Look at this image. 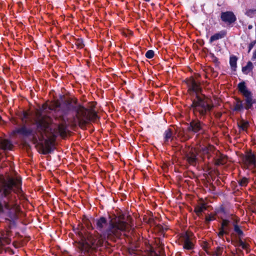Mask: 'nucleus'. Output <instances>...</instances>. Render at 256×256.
<instances>
[{
    "mask_svg": "<svg viewBox=\"0 0 256 256\" xmlns=\"http://www.w3.org/2000/svg\"><path fill=\"white\" fill-rule=\"evenodd\" d=\"M71 102L66 100L63 103H60L58 100L51 102L49 104H44L40 110H37L36 112L35 122L37 125L38 134L36 140L40 142V144L42 150V154H46L50 152L52 146L54 142L56 135L52 132L50 127L52 122L51 118L46 116L47 108L52 110H62L65 114L70 110Z\"/></svg>",
    "mask_w": 256,
    "mask_h": 256,
    "instance_id": "obj_1",
    "label": "nucleus"
},
{
    "mask_svg": "<svg viewBox=\"0 0 256 256\" xmlns=\"http://www.w3.org/2000/svg\"><path fill=\"white\" fill-rule=\"evenodd\" d=\"M130 228V224L123 221L121 216L112 219L109 223L108 228L103 234L94 236L88 233L82 238L77 245L81 252V256H90L102 246L106 238L108 240H114L120 237L122 232L128 230Z\"/></svg>",
    "mask_w": 256,
    "mask_h": 256,
    "instance_id": "obj_2",
    "label": "nucleus"
},
{
    "mask_svg": "<svg viewBox=\"0 0 256 256\" xmlns=\"http://www.w3.org/2000/svg\"><path fill=\"white\" fill-rule=\"evenodd\" d=\"M186 84L189 94L191 95L196 94V98L192 100L191 105L194 114L200 118H204L212 110L213 104L210 98L200 94L202 90L200 84L193 77L187 80Z\"/></svg>",
    "mask_w": 256,
    "mask_h": 256,
    "instance_id": "obj_3",
    "label": "nucleus"
},
{
    "mask_svg": "<svg viewBox=\"0 0 256 256\" xmlns=\"http://www.w3.org/2000/svg\"><path fill=\"white\" fill-rule=\"evenodd\" d=\"M94 105L92 104L90 108H86L82 105H78L74 107L75 116L70 122L72 126H76L78 124L82 126L88 123L90 121H94L98 118V116L94 108Z\"/></svg>",
    "mask_w": 256,
    "mask_h": 256,
    "instance_id": "obj_4",
    "label": "nucleus"
},
{
    "mask_svg": "<svg viewBox=\"0 0 256 256\" xmlns=\"http://www.w3.org/2000/svg\"><path fill=\"white\" fill-rule=\"evenodd\" d=\"M5 208L8 210L6 213V220L8 228H6V234L3 236L7 244H10V240L8 238L11 232L10 230L15 226L16 221L18 218V214L20 213V209L19 206L17 204H10L9 203L5 204Z\"/></svg>",
    "mask_w": 256,
    "mask_h": 256,
    "instance_id": "obj_5",
    "label": "nucleus"
},
{
    "mask_svg": "<svg viewBox=\"0 0 256 256\" xmlns=\"http://www.w3.org/2000/svg\"><path fill=\"white\" fill-rule=\"evenodd\" d=\"M21 182L18 178H10L7 181H4L0 188V192L5 196L9 194L12 190L18 192L20 190Z\"/></svg>",
    "mask_w": 256,
    "mask_h": 256,
    "instance_id": "obj_6",
    "label": "nucleus"
},
{
    "mask_svg": "<svg viewBox=\"0 0 256 256\" xmlns=\"http://www.w3.org/2000/svg\"><path fill=\"white\" fill-rule=\"evenodd\" d=\"M238 88L244 98V108L247 110L251 109L253 104L256 103V100L253 98L252 94L248 89L244 82L239 83Z\"/></svg>",
    "mask_w": 256,
    "mask_h": 256,
    "instance_id": "obj_7",
    "label": "nucleus"
},
{
    "mask_svg": "<svg viewBox=\"0 0 256 256\" xmlns=\"http://www.w3.org/2000/svg\"><path fill=\"white\" fill-rule=\"evenodd\" d=\"M197 155L198 153L195 148H188L185 152L184 160H185L188 164L194 166H196L198 162Z\"/></svg>",
    "mask_w": 256,
    "mask_h": 256,
    "instance_id": "obj_8",
    "label": "nucleus"
},
{
    "mask_svg": "<svg viewBox=\"0 0 256 256\" xmlns=\"http://www.w3.org/2000/svg\"><path fill=\"white\" fill-rule=\"evenodd\" d=\"M12 132L14 135L16 134H20L23 136L32 135L34 142H37L36 136L38 134L37 130L34 132L31 128H27L26 126H24L20 128H16Z\"/></svg>",
    "mask_w": 256,
    "mask_h": 256,
    "instance_id": "obj_9",
    "label": "nucleus"
},
{
    "mask_svg": "<svg viewBox=\"0 0 256 256\" xmlns=\"http://www.w3.org/2000/svg\"><path fill=\"white\" fill-rule=\"evenodd\" d=\"M222 20L227 25H231L236 20V17L232 11L222 12L220 14Z\"/></svg>",
    "mask_w": 256,
    "mask_h": 256,
    "instance_id": "obj_10",
    "label": "nucleus"
},
{
    "mask_svg": "<svg viewBox=\"0 0 256 256\" xmlns=\"http://www.w3.org/2000/svg\"><path fill=\"white\" fill-rule=\"evenodd\" d=\"M204 124L198 120H192L188 128V130L194 133H197L203 130Z\"/></svg>",
    "mask_w": 256,
    "mask_h": 256,
    "instance_id": "obj_11",
    "label": "nucleus"
},
{
    "mask_svg": "<svg viewBox=\"0 0 256 256\" xmlns=\"http://www.w3.org/2000/svg\"><path fill=\"white\" fill-rule=\"evenodd\" d=\"M214 160L215 165H224L226 163L228 158L226 156L221 154L218 150L216 152V156L214 158Z\"/></svg>",
    "mask_w": 256,
    "mask_h": 256,
    "instance_id": "obj_12",
    "label": "nucleus"
},
{
    "mask_svg": "<svg viewBox=\"0 0 256 256\" xmlns=\"http://www.w3.org/2000/svg\"><path fill=\"white\" fill-rule=\"evenodd\" d=\"M107 225V221L104 217H101L96 220V228L101 232H103Z\"/></svg>",
    "mask_w": 256,
    "mask_h": 256,
    "instance_id": "obj_13",
    "label": "nucleus"
},
{
    "mask_svg": "<svg viewBox=\"0 0 256 256\" xmlns=\"http://www.w3.org/2000/svg\"><path fill=\"white\" fill-rule=\"evenodd\" d=\"M184 242V248L187 250H192L194 248V244L192 242L190 236L186 233L182 238Z\"/></svg>",
    "mask_w": 256,
    "mask_h": 256,
    "instance_id": "obj_14",
    "label": "nucleus"
},
{
    "mask_svg": "<svg viewBox=\"0 0 256 256\" xmlns=\"http://www.w3.org/2000/svg\"><path fill=\"white\" fill-rule=\"evenodd\" d=\"M226 34V32L225 30H222L218 33L215 34L212 36L210 40V43L213 42L224 38Z\"/></svg>",
    "mask_w": 256,
    "mask_h": 256,
    "instance_id": "obj_15",
    "label": "nucleus"
},
{
    "mask_svg": "<svg viewBox=\"0 0 256 256\" xmlns=\"http://www.w3.org/2000/svg\"><path fill=\"white\" fill-rule=\"evenodd\" d=\"M0 146L4 150H12L13 145L10 140L6 139H3L0 140Z\"/></svg>",
    "mask_w": 256,
    "mask_h": 256,
    "instance_id": "obj_16",
    "label": "nucleus"
},
{
    "mask_svg": "<svg viewBox=\"0 0 256 256\" xmlns=\"http://www.w3.org/2000/svg\"><path fill=\"white\" fill-rule=\"evenodd\" d=\"M256 157L254 154H248L244 158V163L248 166L255 165Z\"/></svg>",
    "mask_w": 256,
    "mask_h": 256,
    "instance_id": "obj_17",
    "label": "nucleus"
},
{
    "mask_svg": "<svg viewBox=\"0 0 256 256\" xmlns=\"http://www.w3.org/2000/svg\"><path fill=\"white\" fill-rule=\"evenodd\" d=\"M206 210V204L204 203H202L200 205L196 206L194 208V212H196V215L200 216L202 215V213L204 210Z\"/></svg>",
    "mask_w": 256,
    "mask_h": 256,
    "instance_id": "obj_18",
    "label": "nucleus"
},
{
    "mask_svg": "<svg viewBox=\"0 0 256 256\" xmlns=\"http://www.w3.org/2000/svg\"><path fill=\"white\" fill-rule=\"evenodd\" d=\"M244 108V107L242 104V101L240 98H236V102L234 103V110L236 111H240Z\"/></svg>",
    "mask_w": 256,
    "mask_h": 256,
    "instance_id": "obj_19",
    "label": "nucleus"
},
{
    "mask_svg": "<svg viewBox=\"0 0 256 256\" xmlns=\"http://www.w3.org/2000/svg\"><path fill=\"white\" fill-rule=\"evenodd\" d=\"M58 130L60 136L64 138L66 136V126L64 124H60L58 128Z\"/></svg>",
    "mask_w": 256,
    "mask_h": 256,
    "instance_id": "obj_20",
    "label": "nucleus"
},
{
    "mask_svg": "<svg viewBox=\"0 0 256 256\" xmlns=\"http://www.w3.org/2000/svg\"><path fill=\"white\" fill-rule=\"evenodd\" d=\"M173 139L172 132L170 128L166 130L164 132V142H168Z\"/></svg>",
    "mask_w": 256,
    "mask_h": 256,
    "instance_id": "obj_21",
    "label": "nucleus"
},
{
    "mask_svg": "<svg viewBox=\"0 0 256 256\" xmlns=\"http://www.w3.org/2000/svg\"><path fill=\"white\" fill-rule=\"evenodd\" d=\"M238 126L242 130H246L249 126V124L248 121L242 120L238 122Z\"/></svg>",
    "mask_w": 256,
    "mask_h": 256,
    "instance_id": "obj_22",
    "label": "nucleus"
},
{
    "mask_svg": "<svg viewBox=\"0 0 256 256\" xmlns=\"http://www.w3.org/2000/svg\"><path fill=\"white\" fill-rule=\"evenodd\" d=\"M253 65L252 62H249L247 63L246 66L242 68V70L246 74L248 73L252 69Z\"/></svg>",
    "mask_w": 256,
    "mask_h": 256,
    "instance_id": "obj_23",
    "label": "nucleus"
},
{
    "mask_svg": "<svg viewBox=\"0 0 256 256\" xmlns=\"http://www.w3.org/2000/svg\"><path fill=\"white\" fill-rule=\"evenodd\" d=\"M249 180L246 177H244L238 181V183L241 186H246L248 184Z\"/></svg>",
    "mask_w": 256,
    "mask_h": 256,
    "instance_id": "obj_24",
    "label": "nucleus"
},
{
    "mask_svg": "<svg viewBox=\"0 0 256 256\" xmlns=\"http://www.w3.org/2000/svg\"><path fill=\"white\" fill-rule=\"evenodd\" d=\"M237 58L235 56L230 58V63L232 68H235L236 67Z\"/></svg>",
    "mask_w": 256,
    "mask_h": 256,
    "instance_id": "obj_25",
    "label": "nucleus"
},
{
    "mask_svg": "<svg viewBox=\"0 0 256 256\" xmlns=\"http://www.w3.org/2000/svg\"><path fill=\"white\" fill-rule=\"evenodd\" d=\"M234 230L240 236H241L243 235V232L236 224H234Z\"/></svg>",
    "mask_w": 256,
    "mask_h": 256,
    "instance_id": "obj_26",
    "label": "nucleus"
},
{
    "mask_svg": "<svg viewBox=\"0 0 256 256\" xmlns=\"http://www.w3.org/2000/svg\"><path fill=\"white\" fill-rule=\"evenodd\" d=\"M223 250V248L220 246L217 247L214 252V255L216 256H221L222 254Z\"/></svg>",
    "mask_w": 256,
    "mask_h": 256,
    "instance_id": "obj_27",
    "label": "nucleus"
},
{
    "mask_svg": "<svg viewBox=\"0 0 256 256\" xmlns=\"http://www.w3.org/2000/svg\"><path fill=\"white\" fill-rule=\"evenodd\" d=\"M230 221L227 220H223L222 223V227L221 228L225 230H227L228 226L229 224Z\"/></svg>",
    "mask_w": 256,
    "mask_h": 256,
    "instance_id": "obj_28",
    "label": "nucleus"
},
{
    "mask_svg": "<svg viewBox=\"0 0 256 256\" xmlns=\"http://www.w3.org/2000/svg\"><path fill=\"white\" fill-rule=\"evenodd\" d=\"M154 56V52L152 50H148L146 54V56L148 58H152Z\"/></svg>",
    "mask_w": 256,
    "mask_h": 256,
    "instance_id": "obj_29",
    "label": "nucleus"
},
{
    "mask_svg": "<svg viewBox=\"0 0 256 256\" xmlns=\"http://www.w3.org/2000/svg\"><path fill=\"white\" fill-rule=\"evenodd\" d=\"M215 220V216L214 215L210 214L206 217V223H208L210 221L213 220Z\"/></svg>",
    "mask_w": 256,
    "mask_h": 256,
    "instance_id": "obj_30",
    "label": "nucleus"
},
{
    "mask_svg": "<svg viewBox=\"0 0 256 256\" xmlns=\"http://www.w3.org/2000/svg\"><path fill=\"white\" fill-rule=\"evenodd\" d=\"M238 244L240 246H242V248L243 249H246L247 248V244L244 242H242L240 239L238 240Z\"/></svg>",
    "mask_w": 256,
    "mask_h": 256,
    "instance_id": "obj_31",
    "label": "nucleus"
},
{
    "mask_svg": "<svg viewBox=\"0 0 256 256\" xmlns=\"http://www.w3.org/2000/svg\"><path fill=\"white\" fill-rule=\"evenodd\" d=\"M226 230H225L222 228H220V232L218 234V236L220 238H222L224 234V233H226Z\"/></svg>",
    "mask_w": 256,
    "mask_h": 256,
    "instance_id": "obj_32",
    "label": "nucleus"
},
{
    "mask_svg": "<svg viewBox=\"0 0 256 256\" xmlns=\"http://www.w3.org/2000/svg\"><path fill=\"white\" fill-rule=\"evenodd\" d=\"M76 44L80 48H82L84 46V44H83L82 42L80 40H77Z\"/></svg>",
    "mask_w": 256,
    "mask_h": 256,
    "instance_id": "obj_33",
    "label": "nucleus"
},
{
    "mask_svg": "<svg viewBox=\"0 0 256 256\" xmlns=\"http://www.w3.org/2000/svg\"><path fill=\"white\" fill-rule=\"evenodd\" d=\"M256 44V40L252 42L248 45V52H250L251 50L253 48L254 46Z\"/></svg>",
    "mask_w": 256,
    "mask_h": 256,
    "instance_id": "obj_34",
    "label": "nucleus"
},
{
    "mask_svg": "<svg viewBox=\"0 0 256 256\" xmlns=\"http://www.w3.org/2000/svg\"><path fill=\"white\" fill-rule=\"evenodd\" d=\"M254 10H248L246 12V14H248V15H250L251 14L253 13V12H254Z\"/></svg>",
    "mask_w": 256,
    "mask_h": 256,
    "instance_id": "obj_35",
    "label": "nucleus"
},
{
    "mask_svg": "<svg viewBox=\"0 0 256 256\" xmlns=\"http://www.w3.org/2000/svg\"><path fill=\"white\" fill-rule=\"evenodd\" d=\"M252 58V60L256 59V50L254 51V52L253 53Z\"/></svg>",
    "mask_w": 256,
    "mask_h": 256,
    "instance_id": "obj_36",
    "label": "nucleus"
},
{
    "mask_svg": "<svg viewBox=\"0 0 256 256\" xmlns=\"http://www.w3.org/2000/svg\"><path fill=\"white\" fill-rule=\"evenodd\" d=\"M151 256H159L158 254H156V253H152L151 254Z\"/></svg>",
    "mask_w": 256,
    "mask_h": 256,
    "instance_id": "obj_37",
    "label": "nucleus"
},
{
    "mask_svg": "<svg viewBox=\"0 0 256 256\" xmlns=\"http://www.w3.org/2000/svg\"><path fill=\"white\" fill-rule=\"evenodd\" d=\"M88 229H90V228L93 229V228H92V226L91 225L90 226L88 225Z\"/></svg>",
    "mask_w": 256,
    "mask_h": 256,
    "instance_id": "obj_38",
    "label": "nucleus"
},
{
    "mask_svg": "<svg viewBox=\"0 0 256 256\" xmlns=\"http://www.w3.org/2000/svg\"><path fill=\"white\" fill-rule=\"evenodd\" d=\"M28 116V114L26 112H24V117L26 118Z\"/></svg>",
    "mask_w": 256,
    "mask_h": 256,
    "instance_id": "obj_39",
    "label": "nucleus"
},
{
    "mask_svg": "<svg viewBox=\"0 0 256 256\" xmlns=\"http://www.w3.org/2000/svg\"><path fill=\"white\" fill-rule=\"evenodd\" d=\"M2 210V205L0 204V212Z\"/></svg>",
    "mask_w": 256,
    "mask_h": 256,
    "instance_id": "obj_40",
    "label": "nucleus"
},
{
    "mask_svg": "<svg viewBox=\"0 0 256 256\" xmlns=\"http://www.w3.org/2000/svg\"><path fill=\"white\" fill-rule=\"evenodd\" d=\"M2 245V242L1 238H0V246Z\"/></svg>",
    "mask_w": 256,
    "mask_h": 256,
    "instance_id": "obj_41",
    "label": "nucleus"
},
{
    "mask_svg": "<svg viewBox=\"0 0 256 256\" xmlns=\"http://www.w3.org/2000/svg\"><path fill=\"white\" fill-rule=\"evenodd\" d=\"M252 28V26H248V28H249V29Z\"/></svg>",
    "mask_w": 256,
    "mask_h": 256,
    "instance_id": "obj_42",
    "label": "nucleus"
},
{
    "mask_svg": "<svg viewBox=\"0 0 256 256\" xmlns=\"http://www.w3.org/2000/svg\"><path fill=\"white\" fill-rule=\"evenodd\" d=\"M186 139H187V138H184V139H183V140H186Z\"/></svg>",
    "mask_w": 256,
    "mask_h": 256,
    "instance_id": "obj_43",
    "label": "nucleus"
},
{
    "mask_svg": "<svg viewBox=\"0 0 256 256\" xmlns=\"http://www.w3.org/2000/svg\"><path fill=\"white\" fill-rule=\"evenodd\" d=\"M181 134H182V133H181L180 132H179V136H180Z\"/></svg>",
    "mask_w": 256,
    "mask_h": 256,
    "instance_id": "obj_44",
    "label": "nucleus"
},
{
    "mask_svg": "<svg viewBox=\"0 0 256 256\" xmlns=\"http://www.w3.org/2000/svg\"><path fill=\"white\" fill-rule=\"evenodd\" d=\"M146 2H149L150 0H144Z\"/></svg>",
    "mask_w": 256,
    "mask_h": 256,
    "instance_id": "obj_45",
    "label": "nucleus"
}]
</instances>
